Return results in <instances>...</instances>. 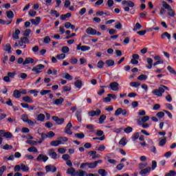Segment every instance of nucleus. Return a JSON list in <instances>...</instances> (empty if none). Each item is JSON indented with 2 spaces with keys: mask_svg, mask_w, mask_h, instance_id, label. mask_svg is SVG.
Listing matches in <instances>:
<instances>
[{
  "mask_svg": "<svg viewBox=\"0 0 176 176\" xmlns=\"http://www.w3.org/2000/svg\"><path fill=\"white\" fill-rule=\"evenodd\" d=\"M67 174L71 176H100L98 174L87 173V172L83 170H76L72 167L67 169Z\"/></svg>",
  "mask_w": 176,
  "mask_h": 176,
  "instance_id": "nucleus-1",
  "label": "nucleus"
},
{
  "mask_svg": "<svg viewBox=\"0 0 176 176\" xmlns=\"http://www.w3.org/2000/svg\"><path fill=\"white\" fill-rule=\"evenodd\" d=\"M102 163V160H98V161H95L94 162H84L82 163L80 166V170H83L88 167V168H96L97 166H98V164Z\"/></svg>",
  "mask_w": 176,
  "mask_h": 176,
  "instance_id": "nucleus-2",
  "label": "nucleus"
},
{
  "mask_svg": "<svg viewBox=\"0 0 176 176\" xmlns=\"http://www.w3.org/2000/svg\"><path fill=\"white\" fill-rule=\"evenodd\" d=\"M122 5H126L127 6L124 8V12H130V8H134L135 6V3L134 2L129 0V1H123L122 2Z\"/></svg>",
  "mask_w": 176,
  "mask_h": 176,
  "instance_id": "nucleus-3",
  "label": "nucleus"
},
{
  "mask_svg": "<svg viewBox=\"0 0 176 176\" xmlns=\"http://www.w3.org/2000/svg\"><path fill=\"white\" fill-rule=\"evenodd\" d=\"M41 69H45V65L39 64L36 65L32 69V72H35L36 74H41Z\"/></svg>",
  "mask_w": 176,
  "mask_h": 176,
  "instance_id": "nucleus-4",
  "label": "nucleus"
},
{
  "mask_svg": "<svg viewBox=\"0 0 176 176\" xmlns=\"http://www.w3.org/2000/svg\"><path fill=\"white\" fill-rule=\"evenodd\" d=\"M46 173H56L57 171V168L56 166L50 164L45 166Z\"/></svg>",
  "mask_w": 176,
  "mask_h": 176,
  "instance_id": "nucleus-5",
  "label": "nucleus"
},
{
  "mask_svg": "<svg viewBox=\"0 0 176 176\" xmlns=\"http://www.w3.org/2000/svg\"><path fill=\"white\" fill-rule=\"evenodd\" d=\"M72 127V123L69 122L65 128V133L66 134H69V135H72V131H71V128Z\"/></svg>",
  "mask_w": 176,
  "mask_h": 176,
  "instance_id": "nucleus-6",
  "label": "nucleus"
},
{
  "mask_svg": "<svg viewBox=\"0 0 176 176\" xmlns=\"http://www.w3.org/2000/svg\"><path fill=\"white\" fill-rule=\"evenodd\" d=\"M52 120L56 123V124H63L65 120L64 118H59L58 116H52Z\"/></svg>",
  "mask_w": 176,
  "mask_h": 176,
  "instance_id": "nucleus-7",
  "label": "nucleus"
},
{
  "mask_svg": "<svg viewBox=\"0 0 176 176\" xmlns=\"http://www.w3.org/2000/svg\"><path fill=\"white\" fill-rule=\"evenodd\" d=\"M77 50H80L81 52H87L88 50H90V47L87 45H82V44H78L76 47Z\"/></svg>",
  "mask_w": 176,
  "mask_h": 176,
  "instance_id": "nucleus-8",
  "label": "nucleus"
},
{
  "mask_svg": "<svg viewBox=\"0 0 176 176\" xmlns=\"http://www.w3.org/2000/svg\"><path fill=\"white\" fill-rule=\"evenodd\" d=\"M37 162H43L45 163V162H47L49 160V157L44 155L43 154H40L37 158H36Z\"/></svg>",
  "mask_w": 176,
  "mask_h": 176,
  "instance_id": "nucleus-9",
  "label": "nucleus"
},
{
  "mask_svg": "<svg viewBox=\"0 0 176 176\" xmlns=\"http://www.w3.org/2000/svg\"><path fill=\"white\" fill-rule=\"evenodd\" d=\"M109 87L113 91H118L119 90V83L113 82L109 85Z\"/></svg>",
  "mask_w": 176,
  "mask_h": 176,
  "instance_id": "nucleus-10",
  "label": "nucleus"
},
{
  "mask_svg": "<svg viewBox=\"0 0 176 176\" xmlns=\"http://www.w3.org/2000/svg\"><path fill=\"white\" fill-rule=\"evenodd\" d=\"M140 172L139 174L142 176H146V174H149L151 173V167L148 166L144 169H140Z\"/></svg>",
  "mask_w": 176,
  "mask_h": 176,
  "instance_id": "nucleus-11",
  "label": "nucleus"
},
{
  "mask_svg": "<svg viewBox=\"0 0 176 176\" xmlns=\"http://www.w3.org/2000/svg\"><path fill=\"white\" fill-rule=\"evenodd\" d=\"M86 33L88 35H97V30L89 27L86 30Z\"/></svg>",
  "mask_w": 176,
  "mask_h": 176,
  "instance_id": "nucleus-12",
  "label": "nucleus"
},
{
  "mask_svg": "<svg viewBox=\"0 0 176 176\" xmlns=\"http://www.w3.org/2000/svg\"><path fill=\"white\" fill-rule=\"evenodd\" d=\"M101 114V110L97 109L96 111H91L89 112V116H91V118L94 116H98Z\"/></svg>",
  "mask_w": 176,
  "mask_h": 176,
  "instance_id": "nucleus-13",
  "label": "nucleus"
},
{
  "mask_svg": "<svg viewBox=\"0 0 176 176\" xmlns=\"http://www.w3.org/2000/svg\"><path fill=\"white\" fill-rule=\"evenodd\" d=\"M63 102H64V98L60 97L58 99H56L54 102H53V105H62Z\"/></svg>",
  "mask_w": 176,
  "mask_h": 176,
  "instance_id": "nucleus-14",
  "label": "nucleus"
},
{
  "mask_svg": "<svg viewBox=\"0 0 176 176\" xmlns=\"http://www.w3.org/2000/svg\"><path fill=\"white\" fill-rule=\"evenodd\" d=\"M146 61L148 65L146 66V68H148V69H152V67L153 65V60L151 58H146Z\"/></svg>",
  "mask_w": 176,
  "mask_h": 176,
  "instance_id": "nucleus-15",
  "label": "nucleus"
},
{
  "mask_svg": "<svg viewBox=\"0 0 176 176\" xmlns=\"http://www.w3.org/2000/svg\"><path fill=\"white\" fill-rule=\"evenodd\" d=\"M34 58L30 57L25 58L24 62L23 63V65H27V64H34Z\"/></svg>",
  "mask_w": 176,
  "mask_h": 176,
  "instance_id": "nucleus-16",
  "label": "nucleus"
},
{
  "mask_svg": "<svg viewBox=\"0 0 176 176\" xmlns=\"http://www.w3.org/2000/svg\"><path fill=\"white\" fill-rule=\"evenodd\" d=\"M30 21L34 25H38L41 23V17L37 16L36 19H30Z\"/></svg>",
  "mask_w": 176,
  "mask_h": 176,
  "instance_id": "nucleus-17",
  "label": "nucleus"
},
{
  "mask_svg": "<svg viewBox=\"0 0 176 176\" xmlns=\"http://www.w3.org/2000/svg\"><path fill=\"white\" fill-rule=\"evenodd\" d=\"M4 52H7L8 54H11L12 53V45L10 44L7 43L4 48H3Z\"/></svg>",
  "mask_w": 176,
  "mask_h": 176,
  "instance_id": "nucleus-18",
  "label": "nucleus"
},
{
  "mask_svg": "<svg viewBox=\"0 0 176 176\" xmlns=\"http://www.w3.org/2000/svg\"><path fill=\"white\" fill-rule=\"evenodd\" d=\"M64 142L59 140H53L51 142L50 145L52 146H58V145L63 144Z\"/></svg>",
  "mask_w": 176,
  "mask_h": 176,
  "instance_id": "nucleus-19",
  "label": "nucleus"
},
{
  "mask_svg": "<svg viewBox=\"0 0 176 176\" xmlns=\"http://www.w3.org/2000/svg\"><path fill=\"white\" fill-rule=\"evenodd\" d=\"M107 87H108V86L101 85L100 89L99 90V91H98V96H102V94H104V93H105V89H107Z\"/></svg>",
  "mask_w": 176,
  "mask_h": 176,
  "instance_id": "nucleus-20",
  "label": "nucleus"
},
{
  "mask_svg": "<svg viewBox=\"0 0 176 176\" xmlns=\"http://www.w3.org/2000/svg\"><path fill=\"white\" fill-rule=\"evenodd\" d=\"M6 13L8 19H9L10 20H13L14 17V14L13 13V11L12 10L7 11Z\"/></svg>",
  "mask_w": 176,
  "mask_h": 176,
  "instance_id": "nucleus-21",
  "label": "nucleus"
},
{
  "mask_svg": "<svg viewBox=\"0 0 176 176\" xmlns=\"http://www.w3.org/2000/svg\"><path fill=\"white\" fill-rule=\"evenodd\" d=\"M107 67H113L115 65V61L112 59H108L105 61Z\"/></svg>",
  "mask_w": 176,
  "mask_h": 176,
  "instance_id": "nucleus-22",
  "label": "nucleus"
},
{
  "mask_svg": "<svg viewBox=\"0 0 176 176\" xmlns=\"http://www.w3.org/2000/svg\"><path fill=\"white\" fill-rule=\"evenodd\" d=\"M20 30L16 29L15 30V32L12 34V38L14 39H19L20 37L19 36V35H20Z\"/></svg>",
  "mask_w": 176,
  "mask_h": 176,
  "instance_id": "nucleus-23",
  "label": "nucleus"
},
{
  "mask_svg": "<svg viewBox=\"0 0 176 176\" xmlns=\"http://www.w3.org/2000/svg\"><path fill=\"white\" fill-rule=\"evenodd\" d=\"M76 117L77 118L78 122L80 123L82 122V111H77L76 112Z\"/></svg>",
  "mask_w": 176,
  "mask_h": 176,
  "instance_id": "nucleus-24",
  "label": "nucleus"
},
{
  "mask_svg": "<svg viewBox=\"0 0 176 176\" xmlns=\"http://www.w3.org/2000/svg\"><path fill=\"white\" fill-rule=\"evenodd\" d=\"M23 101H25V102H28L29 104H31V102H34V100H32V98L31 97L27 96L22 98Z\"/></svg>",
  "mask_w": 176,
  "mask_h": 176,
  "instance_id": "nucleus-25",
  "label": "nucleus"
},
{
  "mask_svg": "<svg viewBox=\"0 0 176 176\" xmlns=\"http://www.w3.org/2000/svg\"><path fill=\"white\" fill-rule=\"evenodd\" d=\"M62 78H63V79H67V80H72V79H74L72 76L68 73L63 74Z\"/></svg>",
  "mask_w": 176,
  "mask_h": 176,
  "instance_id": "nucleus-26",
  "label": "nucleus"
},
{
  "mask_svg": "<svg viewBox=\"0 0 176 176\" xmlns=\"http://www.w3.org/2000/svg\"><path fill=\"white\" fill-rule=\"evenodd\" d=\"M98 173L101 176L108 175V172H107V170H105V169L100 168L98 170Z\"/></svg>",
  "mask_w": 176,
  "mask_h": 176,
  "instance_id": "nucleus-27",
  "label": "nucleus"
},
{
  "mask_svg": "<svg viewBox=\"0 0 176 176\" xmlns=\"http://www.w3.org/2000/svg\"><path fill=\"white\" fill-rule=\"evenodd\" d=\"M14 98H20L21 97V92L19 89H15L14 91Z\"/></svg>",
  "mask_w": 176,
  "mask_h": 176,
  "instance_id": "nucleus-28",
  "label": "nucleus"
},
{
  "mask_svg": "<svg viewBox=\"0 0 176 176\" xmlns=\"http://www.w3.org/2000/svg\"><path fill=\"white\" fill-rule=\"evenodd\" d=\"M83 82H82V80H77L75 82H74V85L76 87H77V89H82V85Z\"/></svg>",
  "mask_w": 176,
  "mask_h": 176,
  "instance_id": "nucleus-29",
  "label": "nucleus"
},
{
  "mask_svg": "<svg viewBox=\"0 0 176 176\" xmlns=\"http://www.w3.org/2000/svg\"><path fill=\"white\" fill-rule=\"evenodd\" d=\"M71 16H72V14H71V12H67L65 14H62L60 16V20H65L66 19H69Z\"/></svg>",
  "mask_w": 176,
  "mask_h": 176,
  "instance_id": "nucleus-30",
  "label": "nucleus"
},
{
  "mask_svg": "<svg viewBox=\"0 0 176 176\" xmlns=\"http://www.w3.org/2000/svg\"><path fill=\"white\" fill-rule=\"evenodd\" d=\"M149 120V116H145L143 118H141L140 120H138V123H141L142 122L143 123H145Z\"/></svg>",
  "mask_w": 176,
  "mask_h": 176,
  "instance_id": "nucleus-31",
  "label": "nucleus"
},
{
  "mask_svg": "<svg viewBox=\"0 0 176 176\" xmlns=\"http://www.w3.org/2000/svg\"><path fill=\"white\" fill-rule=\"evenodd\" d=\"M21 168L24 173H28V171H30V168L24 164H21Z\"/></svg>",
  "mask_w": 176,
  "mask_h": 176,
  "instance_id": "nucleus-32",
  "label": "nucleus"
},
{
  "mask_svg": "<svg viewBox=\"0 0 176 176\" xmlns=\"http://www.w3.org/2000/svg\"><path fill=\"white\" fill-rule=\"evenodd\" d=\"M166 36L168 39L171 38V34H168V32H165L161 35V39H164V38H166Z\"/></svg>",
  "mask_w": 176,
  "mask_h": 176,
  "instance_id": "nucleus-33",
  "label": "nucleus"
},
{
  "mask_svg": "<svg viewBox=\"0 0 176 176\" xmlns=\"http://www.w3.org/2000/svg\"><path fill=\"white\" fill-rule=\"evenodd\" d=\"M167 69H168V72H170V74L176 76L175 69H174L171 66H170V65L168 66Z\"/></svg>",
  "mask_w": 176,
  "mask_h": 176,
  "instance_id": "nucleus-34",
  "label": "nucleus"
},
{
  "mask_svg": "<svg viewBox=\"0 0 176 176\" xmlns=\"http://www.w3.org/2000/svg\"><path fill=\"white\" fill-rule=\"evenodd\" d=\"M119 145H122V146H126L127 142H126V137H123L118 142Z\"/></svg>",
  "mask_w": 176,
  "mask_h": 176,
  "instance_id": "nucleus-35",
  "label": "nucleus"
},
{
  "mask_svg": "<svg viewBox=\"0 0 176 176\" xmlns=\"http://www.w3.org/2000/svg\"><path fill=\"white\" fill-rule=\"evenodd\" d=\"M49 155L50 156H51L52 159H54V160L57 159V153L53 151V150H50Z\"/></svg>",
  "mask_w": 176,
  "mask_h": 176,
  "instance_id": "nucleus-36",
  "label": "nucleus"
},
{
  "mask_svg": "<svg viewBox=\"0 0 176 176\" xmlns=\"http://www.w3.org/2000/svg\"><path fill=\"white\" fill-rule=\"evenodd\" d=\"M166 142H167V138L164 137L162 140H161L159 142V146H164L166 145Z\"/></svg>",
  "mask_w": 176,
  "mask_h": 176,
  "instance_id": "nucleus-37",
  "label": "nucleus"
},
{
  "mask_svg": "<svg viewBox=\"0 0 176 176\" xmlns=\"http://www.w3.org/2000/svg\"><path fill=\"white\" fill-rule=\"evenodd\" d=\"M21 120H23V122H24L25 123H27L28 122V120H30V119H28V115L27 114H23L21 116Z\"/></svg>",
  "mask_w": 176,
  "mask_h": 176,
  "instance_id": "nucleus-38",
  "label": "nucleus"
},
{
  "mask_svg": "<svg viewBox=\"0 0 176 176\" xmlns=\"http://www.w3.org/2000/svg\"><path fill=\"white\" fill-rule=\"evenodd\" d=\"M74 137H76V138H79L80 140H83V138H85V133H75Z\"/></svg>",
  "mask_w": 176,
  "mask_h": 176,
  "instance_id": "nucleus-39",
  "label": "nucleus"
},
{
  "mask_svg": "<svg viewBox=\"0 0 176 176\" xmlns=\"http://www.w3.org/2000/svg\"><path fill=\"white\" fill-rule=\"evenodd\" d=\"M104 65H105V63L102 60H99L97 63V67L100 68V69H102V68H104Z\"/></svg>",
  "mask_w": 176,
  "mask_h": 176,
  "instance_id": "nucleus-40",
  "label": "nucleus"
},
{
  "mask_svg": "<svg viewBox=\"0 0 176 176\" xmlns=\"http://www.w3.org/2000/svg\"><path fill=\"white\" fill-rule=\"evenodd\" d=\"M45 114L43 113H40L38 116H37V120H38L39 122H43L45 120Z\"/></svg>",
  "mask_w": 176,
  "mask_h": 176,
  "instance_id": "nucleus-41",
  "label": "nucleus"
},
{
  "mask_svg": "<svg viewBox=\"0 0 176 176\" xmlns=\"http://www.w3.org/2000/svg\"><path fill=\"white\" fill-rule=\"evenodd\" d=\"M163 8L167 9V10H171V6L168 5L166 1L162 2Z\"/></svg>",
  "mask_w": 176,
  "mask_h": 176,
  "instance_id": "nucleus-42",
  "label": "nucleus"
},
{
  "mask_svg": "<svg viewBox=\"0 0 176 176\" xmlns=\"http://www.w3.org/2000/svg\"><path fill=\"white\" fill-rule=\"evenodd\" d=\"M129 85L131 87H139V86H141V83L138 82H131Z\"/></svg>",
  "mask_w": 176,
  "mask_h": 176,
  "instance_id": "nucleus-43",
  "label": "nucleus"
},
{
  "mask_svg": "<svg viewBox=\"0 0 176 176\" xmlns=\"http://www.w3.org/2000/svg\"><path fill=\"white\" fill-rule=\"evenodd\" d=\"M105 119H107V116H105V115L100 116V117L99 118V124H102V123H104V120H105Z\"/></svg>",
  "mask_w": 176,
  "mask_h": 176,
  "instance_id": "nucleus-44",
  "label": "nucleus"
},
{
  "mask_svg": "<svg viewBox=\"0 0 176 176\" xmlns=\"http://www.w3.org/2000/svg\"><path fill=\"white\" fill-rule=\"evenodd\" d=\"M122 112H123V109L122 108H118L116 109V111H115V116H119V115H122Z\"/></svg>",
  "mask_w": 176,
  "mask_h": 176,
  "instance_id": "nucleus-45",
  "label": "nucleus"
},
{
  "mask_svg": "<svg viewBox=\"0 0 176 176\" xmlns=\"http://www.w3.org/2000/svg\"><path fill=\"white\" fill-rule=\"evenodd\" d=\"M164 176H176V171L170 170L169 173H166Z\"/></svg>",
  "mask_w": 176,
  "mask_h": 176,
  "instance_id": "nucleus-46",
  "label": "nucleus"
},
{
  "mask_svg": "<svg viewBox=\"0 0 176 176\" xmlns=\"http://www.w3.org/2000/svg\"><path fill=\"white\" fill-rule=\"evenodd\" d=\"M138 80H146L148 79V76L145 74H142L138 77Z\"/></svg>",
  "mask_w": 176,
  "mask_h": 176,
  "instance_id": "nucleus-47",
  "label": "nucleus"
},
{
  "mask_svg": "<svg viewBox=\"0 0 176 176\" xmlns=\"http://www.w3.org/2000/svg\"><path fill=\"white\" fill-rule=\"evenodd\" d=\"M142 28V25L140 24V23H136L135 27L133 28V31H138V30H141Z\"/></svg>",
  "mask_w": 176,
  "mask_h": 176,
  "instance_id": "nucleus-48",
  "label": "nucleus"
},
{
  "mask_svg": "<svg viewBox=\"0 0 176 176\" xmlns=\"http://www.w3.org/2000/svg\"><path fill=\"white\" fill-rule=\"evenodd\" d=\"M2 149H4L5 151H9L10 149H13V146L6 144L2 147Z\"/></svg>",
  "mask_w": 176,
  "mask_h": 176,
  "instance_id": "nucleus-49",
  "label": "nucleus"
},
{
  "mask_svg": "<svg viewBox=\"0 0 176 176\" xmlns=\"http://www.w3.org/2000/svg\"><path fill=\"white\" fill-rule=\"evenodd\" d=\"M49 93H52V90L43 89L40 91L41 96H46V94H49Z\"/></svg>",
  "mask_w": 176,
  "mask_h": 176,
  "instance_id": "nucleus-50",
  "label": "nucleus"
},
{
  "mask_svg": "<svg viewBox=\"0 0 176 176\" xmlns=\"http://www.w3.org/2000/svg\"><path fill=\"white\" fill-rule=\"evenodd\" d=\"M28 152H34V153H37L38 149L35 146H31L28 148Z\"/></svg>",
  "mask_w": 176,
  "mask_h": 176,
  "instance_id": "nucleus-51",
  "label": "nucleus"
},
{
  "mask_svg": "<svg viewBox=\"0 0 176 176\" xmlns=\"http://www.w3.org/2000/svg\"><path fill=\"white\" fill-rule=\"evenodd\" d=\"M153 94H154V96H157V97H162V96H163L161 94L160 91H159V89H154L153 91Z\"/></svg>",
  "mask_w": 176,
  "mask_h": 176,
  "instance_id": "nucleus-52",
  "label": "nucleus"
},
{
  "mask_svg": "<svg viewBox=\"0 0 176 176\" xmlns=\"http://www.w3.org/2000/svg\"><path fill=\"white\" fill-rule=\"evenodd\" d=\"M124 133H126V134H130V133H131L133 131V127L131 126H128L126 128L124 129Z\"/></svg>",
  "mask_w": 176,
  "mask_h": 176,
  "instance_id": "nucleus-53",
  "label": "nucleus"
},
{
  "mask_svg": "<svg viewBox=\"0 0 176 176\" xmlns=\"http://www.w3.org/2000/svg\"><path fill=\"white\" fill-rule=\"evenodd\" d=\"M156 117L159 118V119L164 118V112L159 111L158 113H156Z\"/></svg>",
  "mask_w": 176,
  "mask_h": 176,
  "instance_id": "nucleus-54",
  "label": "nucleus"
},
{
  "mask_svg": "<svg viewBox=\"0 0 176 176\" xmlns=\"http://www.w3.org/2000/svg\"><path fill=\"white\" fill-rule=\"evenodd\" d=\"M23 42L24 41H22V40L19 41L18 43L16 42L14 45V49H16L17 46H19V47L23 46V43H24Z\"/></svg>",
  "mask_w": 176,
  "mask_h": 176,
  "instance_id": "nucleus-55",
  "label": "nucleus"
},
{
  "mask_svg": "<svg viewBox=\"0 0 176 176\" xmlns=\"http://www.w3.org/2000/svg\"><path fill=\"white\" fill-rule=\"evenodd\" d=\"M26 144H28L29 145H36V144H38V142L35 140H28L26 141Z\"/></svg>",
  "mask_w": 176,
  "mask_h": 176,
  "instance_id": "nucleus-56",
  "label": "nucleus"
},
{
  "mask_svg": "<svg viewBox=\"0 0 176 176\" xmlns=\"http://www.w3.org/2000/svg\"><path fill=\"white\" fill-rule=\"evenodd\" d=\"M16 74H17V72H8V76L9 78H11V79H13V78H14V76H16Z\"/></svg>",
  "mask_w": 176,
  "mask_h": 176,
  "instance_id": "nucleus-57",
  "label": "nucleus"
},
{
  "mask_svg": "<svg viewBox=\"0 0 176 176\" xmlns=\"http://www.w3.org/2000/svg\"><path fill=\"white\" fill-rule=\"evenodd\" d=\"M28 14L30 17H35V15L36 14V11L34 10H30Z\"/></svg>",
  "mask_w": 176,
  "mask_h": 176,
  "instance_id": "nucleus-58",
  "label": "nucleus"
},
{
  "mask_svg": "<svg viewBox=\"0 0 176 176\" xmlns=\"http://www.w3.org/2000/svg\"><path fill=\"white\" fill-rule=\"evenodd\" d=\"M56 58H58V60H64V58H65V54H58Z\"/></svg>",
  "mask_w": 176,
  "mask_h": 176,
  "instance_id": "nucleus-59",
  "label": "nucleus"
},
{
  "mask_svg": "<svg viewBox=\"0 0 176 176\" xmlns=\"http://www.w3.org/2000/svg\"><path fill=\"white\" fill-rule=\"evenodd\" d=\"M50 14H53V15H55L56 18L60 17V14L58 13L57 10H51Z\"/></svg>",
  "mask_w": 176,
  "mask_h": 176,
  "instance_id": "nucleus-60",
  "label": "nucleus"
},
{
  "mask_svg": "<svg viewBox=\"0 0 176 176\" xmlns=\"http://www.w3.org/2000/svg\"><path fill=\"white\" fill-rule=\"evenodd\" d=\"M31 34V29H26L23 33V36H30Z\"/></svg>",
  "mask_w": 176,
  "mask_h": 176,
  "instance_id": "nucleus-61",
  "label": "nucleus"
},
{
  "mask_svg": "<svg viewBox=\"0 0 176 176\" xmlns=\"http://www.w3.org/2000/svg\"><path fill=\"white\" fill-rule=\"evenodd\" d=\"M12 137H13V134H12L10 132H6L4 134L5 138H12Z\"/></svg>",
  "mask_w": 176,
  "mask_h": 176,
  "instance_id": "nucleus-62",
  "label": "nucleus"
},
{
  "mask_svg": "<svg viewBox=\"0 0 176 176\" xmlns=\"http://www.w3.org/2000/svg\"><path fill=\"white\" fill-rule=\"evenodd\" d=\"M50 41H52V39L50 38V36H47L44 38L43 42L44 43H50Z\"/></svg>",
  "mask_w": 176,
  "mask_h": 176,
  "instance_id": "nucleus-63",
  "label": "nucleus"
},
{
  "mask_svg": "<svg viewBox=\"0 0 176 176\" xmlns=\"http://www.w3.org/2000/svg\"><path fill=\"white\" fill-rule=\"evenodd\" d=\"M69 52V47L67 46H64L62 47V52L63 53H68Z\"/></svg>",
  "mask_w": 176,
  "mask_h": 176,
  "instance_id": "nucleus-64",
  "label": "nucleus"
}]
</instances>
